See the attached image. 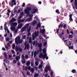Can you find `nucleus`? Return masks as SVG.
Here are the masks:
<instances>
[{"instance_id": "nucleus-3", "label": "nucleus", "mask_w": 77, "mask_h": 77, "mask_svg": "<svg viewBox=\"0 0 77 77\" xmlns=\"http://www.w3.org/2000/svg\"><path fill=\"white\" fill-rule=\"evenodd\" d=\"M66 44L68 46V47H69V49H72V50L73 49V46H71V42L70 41H67L66 42Z\"/></svg>"}, {"instance_id": "nucleus-29", "label": "nucleus", "mask_w": 77, "mask_h": 77, "mask_svg": "<svg viewBox=\"0 0 77 77\" xmlns=\"http://www.w3.org/2000/svg\"><path fill=\"white\" fill-rule=\"evenodd\" d=\"M56 13L57 14H60V12L59 11V9L56 10L55 11Z\"/></svg>"}, {"instance_id": "nucleus-16", "label": "nucleus", "mask_w": 77, "mask_h": 77, "mask_svg": "<svg viewBox=\"0 0 77 77\" xmlns=\"http://www.w3.org/2000/svg\"><path fill=\"white\" fill-rule=\"evenodd\" d=\"M40 27H41V23H39L37 25V27L36 28L37 30H38V27L39 28Z\"/></svg>"}, {"instance_id": "nucleus-57", "label": "nucleus", "mask_w": 77, "mask_h": 77, "mask_svg": "<svg viewBox=\"0 0 77 77\" xmlns=\"http://www.w3.org/2000/svg\"><path fill=\"white\" fill-rule=\"evenodd\" d=\"M35 18L37 19V20H38L39 19H38V17L36 16L35 17Z\"/></svg>"}, {"instance_id": "nucleus-15", "label": "nucleus", "mask_w": 77, "mask_h": 77, "mask_svg": "<svg viewBox=\"0 0 77 77\" xmlns=\"http://www.w3.org/2000/svg\"><path fill=\"white\" fill-rule=\"evenodd\" d=\"M11 3L12 4H13L14 5H16L17 3H16V0H12Z\"/></svg>"}, {"instance_id": "nucleus-5", "label": "nucleus", "mask_w": 77, "mask_h": 77, "mask_svg": "<svg viewBox=\"0 0 77 77\" xmlns=\"http://www.w3.org/2000/svg\"><path fill=\"white\" fill-rule=\"evenodd\" d=\"M26 50H29V43H28L27 44H25L24 50H26Z\"/></svg>"}, {"instance_id": "nucleus-51", "label": "nucleus", "mask_w": 77, "mask_h": 77, "mask_svg": "<svg viewBox=\"0 0 77 77\" xmlns=\"http://www.w3.org/2000/svg\"><path fill=\"white\" fill-rule=\"evenodd\" d=\"M4 55L5 57V58H7V55L6 54V53H4Z\"/></svg>"}, {"instance_id": "nucleus-55", "label": "nucleus", "mask_w": 77, "mask_h": 77, "mask_svg": "<svg viewBox=\"0 0 77 77\" xmlns=\"http://www.w3.org/2000/svg\"><path fill=\"white\" fill-rule=\"evenodd\" d=\"M66 24H64L63 28H64V29H65V28H66Z\"/></svg>"}, {"instance_id": "nucleus-44", "label": "nucleus", "mask_w": 77, "mask_h": 77, "mask_svg": "<svg viewBox=\"0 0 77 77\" xmlns=\"http://www.w3.org/2000/svg\"><path fill=\"white\" fill-rule=\"evenodd\" d=\"M35 38H36V37L34 35H33L32 34V39L33 40H34L35 39Z\"/></svg>"}, {"instance_id": "nucleus-23", "label": "nucleus", "mask_w": 77, "mask_h": 77, "mask_svg": "<svg viewBox=\"0 0 77 77\" xmlns=\"http://www.w3.org/2000/svg\"><path fill=\"white\" fill-rule=\"evenodd\" d=\"M29 24L27 23L26 25L24 27H25L26 29H28V27H29Z\"/></svg>"}, {"instance_id": "nucleus-61", "label": "nucleus", "mask_w": 77, "mask_h": 77, "mask_svg": "<svg viewBox=\"0 0 77 77\" xmlns=\"http://www.w3.org/2000/svg\"><path fill=\"white\" fill-rule=\"evenodd\" d=\"M31 69V67L30 66H29L28 67V69H29V70H30V69Z\"/></svg>"}, {"instance_id": "nucleus-6", "label": "nucleus", "mask_w": 77, "mask_h": 77, "mask_svg": "<svg viewBox=\"0 0 77 77\" xmlns=\"http://www.w3.org/2000/svg\"><path fill=\"white\" fill-rule=\"evenodd\" d=\"M17 20L15 18H13L10 21V23L11 24V23H13L15 22Z\"/></svg>"}, {"instance_id": "nucleus-27", "label": "nucleus", "mask_w": 77, "mask_h": 77, "mask_svg": "<svg viewBox=\"0 0 77 77\" xmlns=\"http://www.w3.org/2000/svg\"><path fill=\"white\" fill-rule=\"evenodd\" d=\"M45 72H48V67H46L45 69Z\"/></svg>"}, {"instance_id": "nucleus-47", "label": "nucleus", "mask_w": 77, "mask_h": 77, "mask_svg": "<svg viewBox=\"0 0 77 77\" xmlns=\"http://www.w3.org/2000/svg\"><path fill=\"white\" fill-rule=\"evenodd\" d=\"M22 49L19 47V52H22Z\"/></svg>"}, {"instance_id": "nucleus-28", "label": "nucleus", "mask_w": 77, "mask_h": 77, "mask_svg": "<svg viewBox=\"0 0 77 77\" xmlns=\"http://www.w3.org/2000/svg\"><path fill=\"white\" fill-rule=\"evenodd\" d=\"M32 37H30L29 39V44H31V43H32Z\"/></svg>"}, {"instance_id": "nucleus-4", "label": "nucleus", "mask_w": 77, "mask_h": 77, "mask_svg": "<svg viewBox=\"0 0 77 77\" xmlns=\"http://www.w3.org/2000/svg\"><path fill=\"white\" fill-rule=\"evenodd\" d=\"M39 57L40 58H43L44 59H45V57H47V56L46 55H44H44L43 54H42V53H41L40 55L39 56Z\"/></svg>"}, {"instance_id": "nucleus-63", "label": "nucleus", "mask_w": 77, "mask_h": 77, "mask_svg": "<svg viewBox=\"0 0 77 77\" xmlns=\"http://www.w3.org/2000/svg\"><path fill=\"white\" fill-rule=\"evenodd\" d=\"M7 24H8V23L7 22H5L4 24V26H6V25H7Z\"/></svg>"}, {"instance_id": "nucleus-31", "label": "nucleus", "mask_w": 77, "mask_h": 77, "mask_svg": "<svg viewBox=\"0 0 77 77\" xmlns=\"http://www.w3.org/2000/svg\"><path fill=\"white\" fill-rule=\"evenodd\" d=\"M31 30V26H30L29 29L27 30V32H30Z\"/></svg>"}, {"instance_id": "nucleus-21", "label": "nucleus", "mask_w": 77, "mask_h": 77, "mask_svg": "<svg viewBox=\"0 0 77 77\" xmlns=\"http://www.w3.org/2000/svg\"><path fill=\"white\" fill-rule=\"evenodd\" d=\"M74 4L75 8L77 9V2H74Z\"/></svg>"}, {"instance_id": "nucleus-59", "label": "nucleus", "mask_w": 77, "mask_h": 77, "mask_svg": "<svg viewBox=\"0 0 77 77\" xmlns=\"http://www.w3.org/2000/svg\"><path fill=\"white\" fill-rule=\"evenodd\" d=\"M25 3H23L22 5V7H24L25 6Z\"/></svg>"}, {"instance_id": "nucleus-60", "label": "nucleus", "mask_w": 77, "mask_h": 77, "mask_svg": "<svg viewBox=\"0 0 77 77\" xmlns=\"http://www.w3.org/2000/svg\"><path fill=\"white\" fill-rule=\"evenodd\" d=\"M53 72H51V76H53Z\"/></svg>"}, {"instance_id": "nucleus-36", "label": "nucleus", "mask_w": 77, "mask_h": 77, "mask_svg": "<svg viewBox=\"0 0 77 77\" xmlns=\"http://www.w3.org/2000/svg\"><path fill=\"white\" fill-rule=\"evenodd\" d=\"M60 27L61 28H62V27H63V24H60L59 26V29L60 28Z\"/></svg>"}, {"instance_id": "nucleus-54", "label": "nucleus", "mask_w": 77, "mask_h": 77, "mask_svg": "<svg viewBox=\"0 0 77 77\" xmlns=\"http://www.w3.org/2000/svg\"><path fill=\"white\" fill-rule=\"evenodd\" d=\"M11 52H12V53H13V54H15V51H14V50H12Z\"/></svg>"}, {"instance_id": "nucleus-24", "label": "nucleus", "mask_w": 77, "mask_h": 77, "mask_svg": "<svg viewBox=\"0 0 77 77\" xmlns=\"http://www.w3.org/2000/svg\"><path fill=\"white\" fill-rule=\"evenodd\" d=\"M36 55H37V52L36 51H35L34 54V57H36Z\"/></svg>"}, {"instance_id": "nucleus-13", "label": "nucleus", "mask_w": 77, "mask_h": 77, "mask_svg": "<svg viewBox=\"0 0 77 77\" xmlns=\"http://www.w3.org/2000/svg\"><path fill=\"white\" fill-rule=\"evenodd\" d=\"M26 65L27 66H29L30 65V61H27L26 63Z\"/></svg>"}, {"instance_id": "nucleus-49", "label": "nucleus", "mask_w": 77, "mask_h": 77, "mask_svg": "<svg viewBox=\"0 0 77 77\" xmlns=\"http://www.w3.org/2000/svg\"><path fill=\"white\" fill-rule=\"evenodd\" d=\"M5 48L7 49V50H8V48H9L8 47V45H5Z\"/></svg>"}, {"instance_id": "nucleus-9", "label": "nucleus", "mask_w": 77, "mask_h": 77, "mask_svg": "<svg viewBox=\"0 0 77 77\" xmlns=\"http://www.w3.org/2000/svg\"><path fill=\"white\" fill-rule=\"evenodd\" d=\"M72 14H70L69 15V20L70 21L72 22L73 21L72 18Z\"/></svg>"}, {"instance_id": "nucleus-37", "label": "nucleus", "mask_w": 77, "mask_h": 77, "mask_svg": "<svg viewBox=\"0 0 77 77\" xmlns=\"http://www.w3.org/2000/svg\"><path fill=\"white\" fill-rule=\"evenodd\" d=\"M38 76H39V74L38 73H35L34 75V77H38Z\"/></svg>"}, {"instance_id": "nucleus-43", "label": "nucleus", "mask_w": 77, "mask_h": 77, "mask_svg": "<svg viewBox=\"0 0 77 77\" xmlns=\"http://www.w3.org/2000/svg\"><path fill=\"white\" fill-rule=\"evenodd\" d=\"M73 37V35H70L69 36V38H72Z\"/></svg>"}, {"instance_id": "nucleus-38", "label": "nucleus", "mask_w": 77, "mask_h": 77, "mask_svg": "<svg viewBox=\"0 0 77 77\" xmlns=\"http://www.w3.org/2000/svg\"><path fill=\"white\" fill-rule=\"evenodd\" d=\"M34 62H33L32 61L31 63V66H32V67H33V65H34Z\"/></svg>"}, {"instance_id": "nucleus-1", "label": "nucleus", "mask_w": 77, "mask_h": 77, "mask_svg": "<svg viewBox=\"0 0 77 77\" xmlns=\"http://www.w3.org/2000/svg\"><path fill=\"white\" fill-rule=\"evenodd\" d=\"M15 42L17 45H18L19 44H20L23 43V40H20V37L18 36L17 37L15 38Z\"/></svg>"}, {"instance_id": "nucleus-34", "label": "nucleus", "mask_w": 77, "mask_h": 77, "mask_svg": "<svg viewBox=\"0 0 77 77\" xmlns=\"http://www.w3.org/2000/svg\"><path fill=\"white\" fill-rule=\"evenodd\" d=\"M71 72L72 73H74L76 72V70L75 69H73L72 70Z\"/></svg>"}, {"instance_id": "nucleus-22", "label": "nucleus", "mask_w": 77, "mask_h": 77, "mask_svg": "<svg viewBox=\"0 0 77 77\" xmlns=\"http://www.w3.org/2000/svg\"><path fill=\"white\" fill-rule=\"evenodd\" d=\"M19 49H20V47H18V46H16V48H15V50L16 51H19Z\"/></svg>"}, {"instance_id": "nucleus-14", "label": "nucleus", "mask_w": 77, "mask_h": 77, "mask_svg": "<svg viewBox=\"0 0 77 77\" xmlns=\"http://www.w3.org/2000/svg\"><path fill=\"white\" fill-rule=\"evenodd\" d=\"M20 55H19L18 56H17L16 57L15 59L17 61H18L20 59H20Z\"/></svg>"}, {"instance_id": "nucleus-42", "label": "nucleus", "mask_w": 77, "mask_h": 77, "mask_svg": "<svg viewBox=\"0 0 77 77\" xmlns=\"http://www.w3.org/2000/svg\"><path fill=\"white\" fill-rule=\"evenodd\" d=\"M38 11V9H34L33 11L34 13H35L36 12H37Z\"/></svg>"}, {"instance_id": "nucleus-19", "label": "nucleus", "mask_w": 77, "mask_h": 77, "mask_svg": "<svg viewBox=\"0 0 77 77\" xmlns=\"http://www.w3.org/2000/svg\"><path fill=\"white\" fill-rule=\"evenodd\" d=\"M45 29H43L41 30V33H42V34H44L45 33Z\"/></svg>"}, {"instance_id": "nucleus-35", "label": "nucleus", "mask_w": 77, "mask_h": 77, "mask_svg": "<svg viewBox=\"0 0 77 77\" xmlns=\"http://www.w3.org/2000/svg\"><path fill=\"white\" fill-rule=\"evenodd\" d=\"M42 48H39V50H38V52H39V53H42Z\"/></svg>"}, {"instance_id": "nucleus-32", "label": "nucleus", "mask_w": 77, "mask_h": 77, "mask_svg": "<svg viewBox=\"0 0 77 77\" xmlns=\"http://www.w3.org/2000/svg\"><path fill=\"white\" fill-rule=\"evenodd\" d=\"M22 62L23 64H24L26 63V60H22Z\"/></svg>"}, {"instance_id": "nucleus-17", "label": "nucleus", "mask_w": 77, "mask_h": 77, "mask_svg": "<svg viewBox=\"0 0 77 77\" xmlns=\"http://www.w3.org/2000/svg\"><path fill=\"white\" fill-rule=\"evenodd\" d=\"M23 23H20L18 25V27L17 28L18 29H20L23 27Z\"/></svg>"}, {"instance_id": "nucleus-46", "label": "nucleus", "mask_w": 77, "mask_h": 77, "mask_svg": "<svg viewBox=\"0 0 77 77\" xmlns=\"http://www.w3.org/2000/svg\"><path fill=\"white\" fill-rule=\"evenodd\" d=\"M17 62V61L15 60H14L13 61V63H16Z\"/></svg>"}, {"instance_id": "nucleus-2", "label": "nucleus", "mask_w": 77, "mask_h": 77, "mask_svg": "<svg viewBox=\"0 0 77 77\" xmlns=\"http://www.w3.org/2000/svg\"><path fill=\"white\" fill-rule=\"evenodd\" d=\"M31 10H32V8H31V7H26V10H25L24 11L25 14H29V11H30Z\"/></svg>"}, {"instance_id": "nucleus-18", "label": "nucleus", "mask_w": 77, "mask_h": 77, "mask_svg": "<svg viewBox=\"0 0 77 77\" xmlns=\"http://www.w3.org/2000/svg\"><path fill=\"white\" fill-rule=\"evenodd\" d=\"M38 45L39 48H42V43H40L39 44H38Z\"/></svg>"}, {"instance_id": "nucleus-8", "label": "nucleus", "mask_w": 77, "mask_h": 77, "mask_svg": "<svg viewBox=\"0 0 77 77\" xmlns=\"http://www.w3.org/2000/svg\"><path fill=\"white\" fill-rule=\"evenodd\" d=\"M10 24L13 27H16L17 26V24H18L17 22L12 23Z\"/></svg>"}, {"instance_id": "nucleus-26", "label": "nucleus", "mask_w": 77, "mask_h": 77, "mask_svg": "<svg viewBox=\"0 0 77 77\" xmlns=\"http://www.w3.org/2000/svg\"><path fill=\"white\" fill-rule=\"evenodd\" d=\"M32 19V17H31L30 18H28L26 20V21H28H28H30V20H31Z\"/></svg>"}, {"instance_id": "nucleus-7", "label": "nucleus", "mask_w": 77, "mask_h": 77, "mask_svg": "<svg viewBox=\"0 0 77 77\" xmlns=\"http://www.w3.org/2000/svg\"><path fill=\"white\" fill-rule=\"evenodd\" d=\"M43 53L44 54V56L46 55L47 56V51H46V49H45V48H44L43 49Z\"/></svg>"}, {"instance_id": "nucleus-62", "label": "nucleus", "mask_w": 77, "mask_h": 77, "mask_svg": "<svg viewBox=\"0 0 77 77\" xmlns=\"http://www.w3.org/2000/svg\"><path fill=\"white\" fill-rule=\"evenodd\" d=\"M6 41H9V38L7 37L6 39Z\"/></svg>"}, {"instance_id": "nucleus-25", "label": "nucleus", "mask_w": 77, "mask_h": 77, "mask_svg": "<svg viewBox=\"0 0 77 77\" xmlns=\"http://www.w3.org/2000/svg\"><path fill=\"white\" fill-rule=\"evenodd\" d=\"M21 58L23 60H25V57H24V55L23 54L21 56Z\"/></svg>"}, {"instance_id": "nucleus-53", "label": "nucleus", "mask_w": 77, "mask_h": 77, "mask_svg": "<svg viewBox=\"0 0 77 77\" xmlns=\"http://www.w3.org/2000/svg\"><path fill=\"white\" fill-rule=\"evenodd\" d=\"M35 63L36 66H38V62H35Z\"/></svg>"}, {"instance_id": "nucleus-48", "label": "nucleus", "mask_w": 77, "mask_h": 77, "mask_svg": "<svg viewBox=\"0 0 77 77\" xmlns=\"http://www.w3.org/2000/svg\"><path fill=\"white\" fill-rule=\"evenodd\" d=\"M26 35H24L22 37V38L23 39H26Z\"/></svg>"}, {"instance_id": "nucleus-64", "label": "nucleus", "mask_w": 77, "mask_h": 77, "mask_svg": "<svg viewBox=\"0 0 77 77\" xmlns=\"http://www.w3.org/2000/svg\"><path fill=\"white\" fill-rule=\"evenodd\" d=\"M11 30H14V28L12 27L11 28Z\"/></svg>"}, {"instance_id": "nucleus-11", "label": "nucleus", "mask_w": 77, "mask_h": 77, "mask_svg": "<svg viewBox=\"0 0 77 77\" xmlns=\"http://www.w3.org/2000/svg\"><path fill=\"white\" fill-rule=\"evenodd\" d=\"M39 31H38L35 32L34 34L35 36V38H36V37L39 35Z\"/></svg>"}, {"instance_id": "nucleus-40", "label": "nucleus", "mask_w": 77, "mask_h": 77, "mask_svg": "<svg viewBox=\"0 0 77 77\" xmlns=\"http://www.w3.org/2000/svg\"><path fill=\"white\" fill-rule=\"evenodd\" d=\"M30 70L32 72H34V69L33 68H31Z\"/></svg>"}, {"instance_id": "nucleus-39", "label": "nucleus", "mask_w": 77, "mask_h": 77, "mask_svg": "<svg viewBox=\"0 0 77 77\" xmlns=\"http://www.w3.org/2000/svg\"><path fill=\"white\" fill-rule=\"evenodd\" d=\"M36 24V21L35 20H34L33 22H32V24L35 25V24Z\"/></svg>"}, {"instance_id": "nucleus-30", "label": "nucleus", "mask_w": 77, "mask_h": 77, "mask_svg": "<svg viewBox=\"0 0 77 77\" xmlns=\"http://www.w3.org/2000/svg\"><path fill=\"white\" fill-rule=\"evenodd\" d=\"M23 15V12L21 13V15H20L19 17V19H21V18L22 17V16Z\"/></svg>"}, {"instance_id": "nucleus-20", "label": "nucleus", "mask_w": 77, "mask_h": 77, "mask_svg": "<svg viewBox=\"0 0 77 77\" xmlns=\"http://www.w3.org/2000/svg\"><path fill=\"white\" fill-rule=\"evenodd\" d=\"M26 29V28L25 27H24L21 29V31L22 32H24V31H25Z\"/></svg>"}, {"instance_id": "nucleus-50", "label": "nucleus", "mask_w": 77, "mask_h": 77, "mask_svg": "<svg viewBox=\"0 0 77 77\" xmlns=\"http://www.w3.org/2000/svg\"><path fill=\"white\" fill-rule=\"evenodd\" d=\"M8 13H11V11L9 9L7 10Z\"/></svg>"}, {"instance_id": "nucleus-58", "label": "nucleus", "mask_w": 77, "mask_h": 77, "mask_svg": "<svg viewBox=\"0 0 77 77\" xmlns=\"http://www.w3.org/2000/svg\"><path fill=\"white\" fill-rule=\"evenodd\" d=\"M59 29H58L57 30V34L59 33Z\"/></svg>"}, {"instance_id": "nucleus-45", "label": "nucleus", "mask_w": 77, "mask_h": 77, "mask_svg": "<svg viewBox=\"0 0 77 77\" xmlns=\"http://www.w3.org/2000/svg\"><path fill=\"white\" fill-rule=\"evenodd\" d=\"M42 68V65H40L38 66V68L39 69H40V68Z\"/></svg>"}, {"instance_id": "nucleus-41", "label": "nucleus", "mask_w": 77, "mask_h": 77, "mask_svg": "<svg viewBox=\"0 0 77 77\" xmlns=\"http://www.w3.org/2000/svg\"><path fill=\"white\" fill-rule=\"evenodd\" d=\"M8 29V26H4V29L5 31H6Z\"/></svg>"}, {"instance_id": "nucleus-56", "label": "nucleus", "mask_w": 77, "mask_h": 77, "mask_svg": "<svg viewBox=\"0 0 77 77\" xmlns=\"http://www.w3.org/2000/svg\"><path fill=\"white\" fill-rule=\"evenodd\" d=\"M47 42H45L43 44L44 46H46V45H47Z\"/></svg>"}, {"instance_id": "nucleus-33", "label": "nucleus", "mask_w": 77, "mask_h": 77, "mask_svg": "<svg viewBox=\"0 0 77 77\" xmlns=\"http://www.w3.org/2000/svg\"><path fill=\"white\" fill-rule=\"evenodd\" d=\"M15 43H14L12 45V48L13 49H15Z\"/></svg>"}, {"instance_id": "nucleus-52", "label": "nucleus", "mask_w": 77, "mask_h": 77, "mask_svg": "<svg viewBox=\"0 0 77 77\" xmlns=\"http://www.w3.org/2000/svg\"><path fill=\"white\" fill-rule=\"evenodd\" d=\"M25 58L27 59L29 58V56L28 55H25Z\"/></svg>"}, {"instance_id": "nucleus-12", "label": "nucleus", "mask_w": 77, "mask_h": 77, "mask_svg": "<svg viewBox=\"0 0 77 77\" xmlns=\"http://www.w3.org/2000/svg\"><path fill=\"white\" fill-rule=\"evenodd\" d=\"M64 32H65V31H62V32H61V34H60V38H62V37H63L62 35L64 34Z\"/></svg>"}, {"instance_id": "nucleus-10", "label": "nucleus", "mask_w": 77, "mask_h": 77, "mask_svg": "<svg viewBox=\"0 0 77 77\" xmlns=\"http://www.w3.org/2000/svg\"><path fill=\"white\" fill-rule=\"evenodd\" d=\"M24 21H25V20L24 19H21L20 20L18 21V24H20V23H22L23 22H24Z\"/></svg>"}]
</instances>
